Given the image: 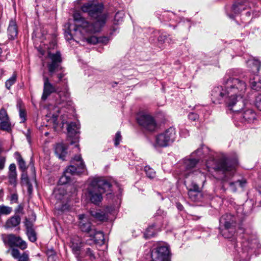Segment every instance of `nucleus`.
<instances>
[{"instance_id":"1","label":"nucleus","mask_w":261,"mask_h":261,"mask_svg":"<svg viewBox=\"0 0 261 261\" xmlns=\"http://www.w3.org/2000/svg\"><path fill=\"white\" fill-rule=\"evenodd\" d=\"M47 58L48 75L54 83H51L49 77L44 72L43 73V89L41 99L43 101L46 100L48 97L54 93H57L58 95L59 98L56 100L58 108H55V111L57 113L52 114L54 122L56 124L57 118L61 110L63 108H72L73 102L69 92L67 79L64 78L65 73L63 67L61 66L62 58L60 52L57 50L54 53L48 50Z\"/></svg>"},{"instance_id":"2","label":"nucleus","mask_w":261,"mask_h":261,"mask_svg":"<svg viewBox=\"0 0 261 261\" xmlns=\"http://www.w3.org/2000/svg\"><path fill=\"white\" fill-rule=\"evenodd\" d=\"M81 10L87 13L93 21L90 23L80 12H74L73 14L74 25H69L68 30L65 32L67 40L73 39V36L85 38L87 35L99 32L106 22L107 15L103 12V6L101 3L88 2L81 7Z\"/></svg>"},{"instance_id":"3","label":"nucleus","mask_w":261,"mask_h":261,"mask_svg":"<svg viewBox=\"0 0 261 261\" xmlns=\"http://www.w3.org/2000/svg\"><path fill=\"white\" fill-rule=\"evenodd\" d=\"M114 182L102 177L89 178L85 194L91 203L99 205L102 200V194L111 191V187Z\"/></svg>"},{"instance_id":"4","label":"nucleus","mask_w":261,"mask_h":261,"mask_svg":"<svg viewBox=\"0 0 261 261\" xmlns=\"http://www.w3.org/2000/svg\"><path fill=\"white\" fill-rule=\"evenodd\" d=\"M224 84L228 90V96L231 97L232 100L237 102L236 106L239 105V108L240 109L244 106L245 103L242 98L246 89L245 82L238 78L227 77L225 76Z\"/></svg>"},{"instance_id":"5","label":"nucleus","mask_w":261,"mask_h":261,"mask_svg":"<svg viewBox=\"0 0 261 261\" xmlns=\"http://www.w3.org/2000/svg\"><path fill=\"white\" fill-rule=\"evenodd\" d=\"M237 164V161L235 160L222 158L218 161L213 159L210 160L206 162V165L209 171L213 169L216 172H222L224 174L222 180L227 181L233 175Z\"/></svg>"},{"instance_id":"6","label":"nucleus","mask_w":261,"mask_h":261,"mask_svg":"<svg viewBox=\"0 0 261 261\" xmlns=\"http://www.w3.org/2000/svg\"><path fill=\"white\" fill-rule=\"evenodd\" d=\"M228 90L225 86V88L222 86L215 87L212 91V100L214 103H222L224 102L227 106L231 110L234 112H238L240 108L233 109L236 106L237 102L232 100L231 97L228 95Z\"/></svg>"},{"instance_id":"7","label":"nucleus","mask_w":261,"mask_h":261,"mask_svg":"<svg viewBox=\"0 0 261 261\" xmlns=\"http://www.w3.org/2000/svg\"><path fill=\"white\" fill-rule=\"evenodd\" d=\"M2 239L5 246L10 248L8 252H11V250L12 249H16V247L24 250L28 247L25 241L23 240L19 236L13 233L3 234H2Z\"/></svg>"},{"instance_id":"8","label":"nucleus","mask_w":261,"mask_h":261,"mask_svg":"<svg viewBox=\"0 0 261 261\" xmlns=\"http://www.w3.org/2000/svg\"><path fill=\"white\" fill-rule=\"evenodd\" d=\"M175 138V130L173 127H170L164 133L158 135L155 138L154 147H165L172 143Z\"/></svg>"},{"instance_id":"9","label":"nucleus","mask_w":261,"mask_h":261,"mask_svg":"<svg viewBox=\"0 0 261 261\" xmlns=\"http://www.w3.org/2000/svg\"><path fill=\"white\" fill-rule=\"evenodd\" d=\"M137 121L142 128L149 132L154 131L157 127L154 118L144 112L139 113L137 116Z\"/></svg>"},{"instance_id":"10","label":"nucleus","mask_w":261,"mask_h":261,"mask_svg":"<svg viewBox=\"0 0 261 261\" xmlns=\"http://www.w3.org/2000/svg\"><path fill=\"white\" fill-rule=\"evenodd\" d=\"M199 159H185L184 162V167L186 169V173L184 174L186 177L190 176L191 174L197 175L201 178V181L204 183L205 181V175L199 170H192V169L197 164Z\"/></svg>"},{"instance_id":"11","label":"nucleus","mask_w":261,"mask_h":261,"mask_svg":"<svg viewBox=\"0 0 261 261\" xmlns=\"http://www.w3.org/2000/svg\"><path fill=\"white\" fill-rule=\"evenodd\" d=\"M151 261H170L169 248L160 246L153 249L151 251Z\"/></svg>"},{"instance_id":"12","label":"nucleus","mask_w":261,"mask_h":261,"mask_svg":"<svg viewBox=\"0 0 261 261\" xmlns=\"http://www.w3.org/2000/svg\"><path fill=\"white\" fill-rule=\"evenodd\" d=\"M236 221V218L233 215L230 214H224L220 219V227L233 228Z\"/></svg>"},{"instance_id":"13","label":"nucleus","mask_w":261,"mask_h":261,"mask_svg":"<svg viewBox=\"0 0 261 261\" xmlns=\"http://www.w3.org/2000/svg\"><path fill=\"white\" fill-rule=\"evenodd\" d=\"M79 217L80 220L79 226L81 230L82 231L89 232L90 234L94 229L91 225V223L88 221L86 216L84 214L80 215Z\"/></svg>"},{"instance_id":"14","label":"nucleus","mask_w":261,"mask_h":261,"mask_svg":"<svg viewBox=\"0 0 261 261\" xmlns=\"http://www.w3.org/2000/svg\"><path fill=\"white\" fill-rule=\"evenodd\" d=\"M239 229L240 230L242 229L243 232L244 233L243 236L244 240V241L242 242L243 247L246 249H252L254 248L256 246V243H257V241L254 238V237L253 236H248L246 234L245 230L243 229L241 227H240Z\"/></svg>"},{"instance_id":"15","label":"nucleus","mask_w":261,"mask_h":261,"mask_svg":"<svg viewBox=\"0 0 261 261\" xmlns=\"http://www.w3.org/2000/svg\"><path fill=\"white\" fill-rule=\"evenodd\" d=\"M91 239L90 241H92L95 244H102L104 243V235L102 232L100 231H96L95 229L90 234ZM87 243L91 245V243L89 241H87Z\"/></svg>"},{"instance_id":"16","label":"nucleus","mask_w":261,"mask_h":261,"mask_svg":"<svg viewBox=\"0 0 261 261\" xmlns=\"http://www.w3.org/2000/svg\"><path fill=\"white\" fill-rule=\"evenodd\" d=\"M11 255L17 261H30L29 254L27 251L21 254L18 249H12L11 250Z\"/></svg>"},{"instance_id":"17","label":"nucleus","mask_w":261,"mask_h":261,"mask_svg":"<svg viewBox=\"0 0 261 261\" xmlns=\"http://www.w3.org/2000/svg\"><path fill=\"white\" fill-rule=\"evenodd\" d=\"M242 122L248 123H253L256 119L255 113L251 109L245 111L242 115Z\"/></svg>"},{"instance_id":"18","label":"nucleus","mask_w":261,"mask_h":261,"mask_svg":"<svg viewBox=\"0 0 261 261\" xmlns=\"http://www.w3.org/2000/svg\"><path fill=\"white\" fill-rule=\"evenodd\" d=\"M9 39H14L18 35V29L16 22L14 20H11L7 30Z\"/></svg>"},{"instance_id":"19","label":"nucleus","mask_w":261,"mask_h":261,"mask_svg":"<svg viewBox=\"0 0 261 261\" xmlns=\"http://www.w3.org/2000/svg\"><path fill=\"white\" fill-rule=\"evenodd\" d=\"M21 221V218L18 215H14L10 217L5 224L7 228H13L18 225Z\"/></svg>"},{"instance_id":"20","label":"nucleus","mask_w":261,"mask_h":261,"mask_svg":"<svg viewBox=\"0 0 261 261\" xmlns=\"http://www.w3.org/2000/svg\"><path fill=\"white\" fill-rule=\"evenodd\" d=\"M67 148L64 144L60 143L56 145L55 151L59 159L64 160V158L67 154Z\"/></svg>"},{"instance_id":"21","label":"nucleus","mask_w":261,"mask_h":261,"mask_svg":"<svg viewBox=\"0 0 261 261\" xmlns=\"http://www.w3.org/2000/svg\"><path fill=\"white\" fill-rule=\"evenodd\" d=\"M250 84L252 89L258 91L261 89V76L254 75L250 80Z\"/></svg>"},{"instance_id":"22","label":"nucleus","mask_w":261,"mask_h":261,"mask_svg":"<svg viewBox=\"0 0 261 261\" xmlns=\"http://www.w3.org/2000/svg\"><path fill=\"white\" fill-rule=\"evenodd\" d=\"M54 195L55 198L60 201L67 199L66 191L63 187H59L54 191Z\"/></svg>"},{"instance_id":"23","label":"nucleus","mask_w":261,"mask_h":261,"mask_svg":"<svg viewBox=\"0 0 261 261\" xmlns=\"http://www.w3.org/2000/svg\"><path fill=\"white\" fill-rule=\"evenodd\" d=\"M80 125L76 122H71L68 124L67 131L70 137H73L79 133Z\"/></svg>"},{"instance_id":"24","label":"nucleus","mask_w":261,"mask_h":261,"mask_svg":"<svg viewBox=\"0 0 261 261\" xmlns=\"http://www.w3.org/2000/svg\"><path fill=\"white\" fill-rule=\"evenodd\" d=\"M90 213L98 221L103 222L108 219V214L103 211H91Z\"/></svg>"},{"instance_id":"25","label":"nucleus","mask_w":261,"mask_h":261,"mask_svg":"<svg viewBox=\"0 0 261 261\" xmlns=\"http://www.w3.org/2000/svg\"><path fill=\"white\" fill-rule=\"evenodd\" d=\"M220 232L225 238H231L234 233V228L220 227Z\"/></svg>"},{"instance_id":"26","label":"nucleus","mask_w":261,"mask_h":261,"mask_svg":"<svg viewBox=\"0 0 261 261\" xmlns=\"http://www.w3.org/2000/svg\"><path fill=\"white\" fill-rule=\"evenodd\" d=\"M246 184V180L245 179H242L241 180H238L235 182H230L229 186L233 192L237 191L236 185H239L241 188H244Z\"/></svg>"},{"instance_id":"27","label":"nucleus","mask_w":261,"mask_h":261,"mask_svg":"<svg viewBox=\"0 0 261 261\" xmlns=\"http://www.w3.org/2000/svg\"><path fill=\"white\" fill-rule=\"evenodd\" d=\"M16 79L17 75L15 73H14L12 76L5 82L6 88L8 90H10L11 86L16 83Z\"/></svg>"},{"instance_id":"28","label":"nucleus","mask_w":261,"mask_h":261,"mask_svg":"<svg viewBox=\"0 0 261 261\" xmlns=\"http://www.w3.org/2000/svg\"><path fill=\"white\" fill-rule=\"evenodd\" d=\"M188 195L190 199L193 201H198L201 196V192L189 190Z\"/></svg>"},{"instance_id":"29","label":"nucleus","mask_w":261,"mask_h":261,"mask_svg":"<svg viewBox=\"0 0 261 261\" xmlns=\"http://www.w3.org/2000/svg\"><path fill=\"white\" fill-rule=\"evenodd\" d=\"M12 212L11 207L6 206L5 205H0V216L2 215H8Z\"/></svg>"},{"instance_id":"30","label":"nucleus","mask_w":261,"mask_h":261,"mask_svg":"<svg viewBox=\"0 0 261 261\" xmlns=\"http://www.w3.org/2000/svg\"><path fill=\"white\" fill-rule=\"evenodd\" d=\"M21 101H18L17 106L19 107V117L21 122H24L26 120V112L24 109L21 108Z\"/></svg>"},{"instance_id":"31","label":"nucleus","mask_w":261,"mask_h":261,"mask_svg":"<svg viewBox=\"0 0 261 261\" xmlns=\"http://www.w3.org/2000/svg\"><path fill=\"white\" fill-rule=\"evenodd\" d=\"M70 180L71 176L64 172L63 175L59 179V182L60 185H63L68 184Z\"/></svg>"},{"instance_id":"32","label":"nucleus","mask_w":261,"mask_h":261,"mask_svg":"<svg viewBox=\"0 0 261 261\" xmlns=\"http://www.w3.org/2000/svg\"><path fill=\"white\" fill-rule=\"evenodd\" d=\"M144 171L147 176L149 178H153L155 176V172L149 166H146L144 168Z\"/></svg>"},{"instance_id":"33","label":"nucleus","mask_w":261,"mask_h":261,"mask_svg":"<svg viewBox=\"0 0 261 261\" xmlns=\"http://www.w3.org/2000/svg\"><path fill=\"white\" fill-rule=\"evenodd\" d=\"M11 128V124L9 119L1 121L0 129L4 130H8Z\"/></svg>"},{"instance_id":"34","label":"nucleus","mask_w":261,"mask_h":261,"mask_svg":"<svg viewBox=\"0 0 261 261\" xmlns=\"http://www.w3.org/2000/svg\"><path fill=\"white\" fill-rule=\"evenodd\" d=\"M64 172L70 176L74 174H77V169L76 167L74 165H70L67 168Z\"/></svg>"},{"instance_id":"35","label":"nucleus","mask_w":261,"mask_h":261,"mask_svg":"<svg viewBox=\"0 0 261 261\" xmlns=\"http://www.w3.org/2000/svg\"><path fill=\"white\" fill-rule=\"evenodd\" d=\"M56 207L58 210L64 212L69 210V205L67 203L61 204V202H59L57 203Z\"/></svg>"},{"instance_id":"36","label":"nucleus","mask_w":261,"mask_h":261,"mask_svg":"<svg viewBox=\"0 0 261 261\" xmlns=\"http://www.w3.org/2000/svg\"><path fill=\"white\" fill-rule=\"evenodd\" d=\"M17 160L18 163L19 169L22 172L25 171L27 169L25 163L23 159H22V156L20 154H18V157L17 158Z\"/></svg>"},{"instance_id":"37","label":"nucleus","mask_w":261,"mask_h":261,"mask_svg":"<svg viewBox=\"0 0 261 261\" xmlns=\"http://www.w3.org/2000/svg\"><path fill=\"white\" fill-rule=\"evenodd\" d=\"M144 237L146 239H149L154 236V231L153 229V226L148 227L145 232H144Z\"/></svg>"},{"instance_id":"38","label":"nucleus","mask_w":261,"mask_h":261,"mask_svg":"<svg viewBox=\"0 0 261 261\" xmlns=\"http://www.w3.org/2000/svg\"><path fill=\"white\" fill-rule=\"evenodd\" d=\"M27 235L29 240L32 242H35L37 240L36 233L34 229L27 231Z\"/></svg>"},{"instance_id":"39","label":"nucleus","mask_w":261,"mask_h":261,"mask_svg":"<svg viewBox=\"0 0 261 261\" xmlns=\"http://www.w3.org/2000/svg\"><path fill=\"white\" fill-rule=\"evenodd\" d=\"M9 179L10 184L16 186L17 183V173L16 172H9Z\"/></svg>"},{"instance_id":"40","label":"nucleus","mask_w":261,"mask_h":261,"mask_svg":"<svg viewBox=\"0 0 261 261\" xmlns=\"http://www.w3.org/2000/svg\"><path fill=\"white\" fill-rule=\"evenodd\" d=\"M77 165V174H83L86 170V166L84 161H81L79 164H76Z\"/></svg>"},{"instance_id":"41","label":"nucleus","mask_w":261,"mask_h":261,"mask_svg":"<svg viewBox=\"0 0 261 261\" xmlns=\"http://www.w3.org/2000/svg\"><path fill=\"white\" fill-rule=\"evenodd\" d=\"M248 64L249 65H251L253 64L255 68V70L258 71L260 66V62L258 60H249L248 61Z\"/></svg>"},{"instance_id":"42","label":"nucleus","mask_w":261,"mask_h":261,"mask_svg":"<svg viewBox=\"0 0 261 261\" xmlns=\"http://www.w3.org/2000/svg\"><path fill=\"white\" fill-rule=\"evenodd\" d=\"M9 119L8 115L5 109L2 108L0 110V121Z\"/></svg>"},{"instance_id":"43","label":"nucleus","mask_w":261,"mask_h":261,"mask_svg":"<svg viewBox=\"0 0 261 261\" xmlns=\"http://www.w3.org/2000/svg\"><path fill=\"white\" fill-rule=\"evenodd\" d=\"M21 183L23 185L29 184L30 182L27 174L25 171L22 172L21 177Z\"/></svg>"},{"instance_id":"44","label":"nucleus","mask_w":261,"mask_h":261,"mask_svg":"<svg viewBox=\"0 0 261 261\" xmlns=\"http://www.w3.org/2000/svg\"><path fill=\"white\" fill-rule=\"evenodd\" d=\"M87 41L88 43L91 44H96L98 43V37L93 36L87 39Z\"/></svg>"},{"instance_id":"45","label":"nucleus","mask_w":261,"mask_h":261,"mask_svg":"<svg viewBox=\"0 0 261 261\" xmlns=\"http://www.w3.org/2000/svg\"><path fill=\"white\" fill-rule=\"evenodd\" d=\"M24 225L25 226L27 231L34 229L33 223L31 221L28 220L27 219H25Z\"/></svg>"},{"instance_id":"46","label":"nucleus","mask_w":261,"mask_h":261,"mask_svg":"<svg viewBox=\"0 0 261 261\" xmlns=\"http://www.w3.org/2000/svg\"><path fill=\"white\" fill-rule=\"evenodd\" d=\"M189 190H192V191H194L198 192H201L200 189L198 185L195 182L192 183L191 187L190 188Z\"/></svg>"},{"instance_id":"47","label":"nucleus","mask_w":261,"mask_h":261,"mask_svg":"<svg viewBox=\"0 0 261 261\" xmlns=\"http://www.w3.org/2000/svg\"><path fill=\"white\" fill-rule=\"evenodd\" d=\"M18 195L16 193H13L11 195V198H10V201L11 203H17L18 202Z\"/></svg>"},{"instance_id":"48","label":"nucleus","mask_w":261,"mask_h":261,"mask_svg":"<svg viewBox=\"0 0 261 261\" xmlns=\"http://www.w3.org/2000/svg\"><path fill=\"white\" fill-rule=\"evenodd\" d=\"M86 253L91 259H95V255L93 251L89 248L86 249Z\"/></svg>"},{"instance_id":"49","label":"nucleus","mask_w":261,"mask_h":261,"mask_svg":"<svg viewBox=\"0 0 261 261\" xmlns=\"http://www.w3.org/2000/svg\"><path fill=\"white\" fill-rule=\"evenodd\" d=\"M72 250L74 253L76 254H79L80 250V246L77 245V244L75 245L74 243L72 245Z\"/></svg>"},{"instance_id":"50","label":"nucleus","mask_w":261,"mask_h":261,"mask_svg":"<svg viewBox=\"0 0 261 261\" xmlns=\"http://www.w3.org/2000/svg\"><path fill=\"white\" fill-rule=\"evenodd\" d=\"M121 136L120 134V133L119 132H118L115 136V145L116 146H117L121 140Z\"/></svg>"},{"instance_id":"51","label":"nucleus","mask_w":261,"mask_h":261,"mask_svg":"<svg viewBox=\"0 0 261 261\" xmlns=\"http://www.w3.org/2000/svg\"><path fill=\"white\" fill-rule=\"evenodd\" d=\"M98 43H101L102 44H107L108 42L109 39L107 37L102 36L98 37Z\"/></svg>"},{"instance_id":"52","label":"nucleus","mask_w":261,"mask_h":261,"mask_svg":"<svg viewBox=\"0 0 261 261\" xmlns=\"http://www.w3.org/2000/svg\"><path fill=\"white\" fill-rule=\"evenodd\" d=\"M256 106L258 109L261 111V94L257 97Z\"/></svg>"},{"instance_id":"53","label":"nucleus","mask_w":261,"mask_h":261,"mask_svg":"<svg viewBox=\"0 0 261 261\" xmlns=\"http://www.w3.org/2000/svg\"><path fill=\"white\" fill-rule=\"evenodd\" d=\"M6 162V158L3 156H0V170L4 169Z\"/></svg>"},{"instance_id":"54","label":"nucleus","mask_w":261,"mask_h":261,"mask_svg":"<svg viewBox=\"0 0 261 261\" xmlns=\"http://www.w3.org/2000/svg\"><path fill=\"white\" fill-rule=\"evenodd\" d=\"M188 117L190 120L195 121L198 119V116L197 114L194 113H190L188 115Z\"/></svg>"},{"instance_id":"55","label":"nucleus","mask_w":261,"mask_h":261,"mask_svg":"<svg viewBox=\"0 0 261 261\" xmlns=\"http://www.w3.org/2000/svg\"><path fill=\"white\" fill-rule=\"evenodd\" d=\"M61 119L62 120V123L63 125L64 124L67 123V115L66 114H63L61 115Z\"/></svg>"},{"instance_id":"56","label":"nucleus","mask_w":261,"mask_h":261,"mask_svg":"<svg viewBox=\"0 0 261 261\" xmlns=\"http://www.w3.org/2000/svg\"><path fill=\"white\" fill-rule=\"evenodd\" d=\"M240 5L239 3H234L232 5V9L234 11L235 13H239L240 12V9L238 8V7Z\"/></svg>"},{"instance_id":"57","label":"nucleus","mask_w":261,"mask_h":261,"mask_svg":"<svg viewBox=\"0 0 261 261\" xmlns=\"http://www.w3.org/2000/svg\"><path fill=\"white\" fill-rule=\"evenodd\" d=\"M73 162L76 161V162L79 163V162H81V161H83V160H82L81 155H77L74 157V158L73 159Z\"/></svg>"},{"instance_id":"58","label":"nucleus","mask_w":261,"mask_h":261,"mask_svg":"<svg viewBox=\"0 0 261 261\" xmlns=\"http://www.w3.org/2000/svg\"><path fill=\"white\" fill-rule=\"evenodd\" d=\"M16 171V166L14 164H11L9 166V172H13Z\"/></svg>"},{"instance_id":"59","label":"nucleus","mask_w":261,"mask_h":261,"mask_svg":"<svg viewBox=\"0 0 261 261\" xmlns=\"http://www.w3.org/2000/svg\"><path fill=\"white\" fill-rule=\"evenodd\" d=\"M164 216V212L161 209L158 210V211H156V213L154 215V216L155 217V216Z\"/></svg>"},{"instance_id":"60","label":"nucleus","mask_w":261,"mask_h":261,"mask_svg":"<svg viewBox=\"0 0 261 261\" xmlns=\"http://www.w3.org/2000/svg\"><path fill=\"white\" fill-rule=\"evenodd\" d=\"M26 185L28 186V192L31 193L32 191V189H33V187L32 186V185L30 184V182H29V184H26Z\"/></svg>"},{"instance_id":"61","label":"nucleus","mask_w":261,"mask_h":261,"mask_svg":"<svg viewBox=\"0 0 261 261\" xmlns=\"http://www.w3.org/2000/svg\"><path fill=\"white\" fill-rule=\"evenodd\" d=\"M123 14L122 13L118 12L116 14L115 16V19L117 20L118 18H119L121 16H122Z\"/></svg>"},{"instance_id":"62","label":"nucleus","mask_w":261,"mask_h":261,"mask_svg":"<svg viewBox=\"0 0 261 261\" xmlns=\"http://www.w3.org/2000/svg\"><path fill=\"white\" fill-rule=\"evenodd\" d=\"M114 196V194L112 193H108L107 194V197L108 198H113Z\"/></svg>"},{"instance_id":"63","label":"nucleus","mask_w":261,"mask_h":261,"mask_svg":"<svg viewBox=\"0 0 261 261\" xmlns=\"http://www.w3.org/2000/svg\"><path fill=\"white\" fill-rule=\"evenodd\" d=\"M177 207L179 210H182L184 208L183 206L179 203H177Z\"/></svg>"},{"instance_id":"64","label":"nucleus","mask_w":261,"mask_h":261,"mask_svg":"<svg viewBox=\"0 0 261 261\" xmlns=\"http://www.w3.org/2000/svg\"><path fill=\"white\" fill-rule=\"evenodd\" d=\"M201 149L199 148V149H197L195 152H194L193 153V156H194L195 155V154H197V153H201Z\"/></svg>"}]
</instances>
